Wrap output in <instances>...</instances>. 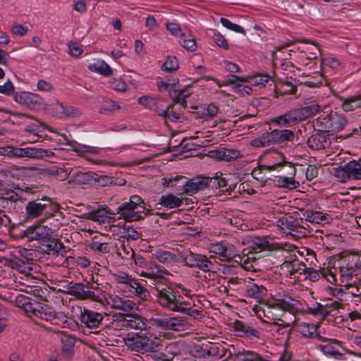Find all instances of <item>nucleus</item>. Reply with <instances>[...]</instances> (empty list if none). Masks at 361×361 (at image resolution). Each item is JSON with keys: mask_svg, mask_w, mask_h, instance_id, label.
<instances>
[{"mask_svg": "<svg viewBox=\"0 0 361 361\" xmlns=\"http://www.w3.org/2000/svg\"><path fill=\"white\" fill-rule=\"evenodd\" d=\"M334 271L329 270L327 281L331 283H336L339 277L345 296L351 295L355 302L361 298V255L357 253H348L335 262Z\"/></svg>", "mask_w": 361, "mask_h": 361, "instance_id": "obj_1", "label": "nucleus"}, {"mask_svg": "<svg viewBox=\"0 0 361 361\" xmlns=\"http://www.w3.org/2000/svg\"><path fill=\"white\" fill-rule=\"evenodd\" d=\"M267 249L280 250L281 247L278 244L270 243L267 238H257L252 245L242 250V256L238 255V250L233 245L227 242L212 243L209 247V252L217 255L221 261L239 258L240 263L247 269L255 268L253 263L261 257V252Z\"/></svg>", "mask_w": 361, "mask_h": 361, "instance_id": "obj_2", "label": "nucleus"}, {"mask_svg": "<svg viewBox=\"0 0 361 361\" xmlns=\"http://www.w3.org/2000/svg\"><path fill=\"white\" fill-rule=\"evenodd\" d=\"M301 309V302L289 295H284L274 298L272 301L260 303L253 307L257 317L264 322L277 324L279 319L283 316V310L290 312H298Z\"/></svg>", "mask_w": 361, "mask_h": 361, "instance_id": "obj_3", "label": "nucleus"}, {"mask_svg": "<svg viewBox=\"0 0 361 361\" xmlns=\"http://www.w3.org/2000/svg\"><path fill=\"white\" fill-rule=\"evenodd\" d=\"M163 339L149 331L140 333L135 338L125 339L128 348L142 354L159 351L163 347Z\"/></svg>", "mask_w": 361, "mask_h": 361, "instance_id": "obj_4", "label": "nucleus"}, {"mask_svg": "<svg viewBox=\"0 0 361 361\" xmlns=\"http://www.w3.org/2000/svg\"><path fill=\"white\" fill-rule=\"evenodd\" d=\"M118 219L132 222L143 219L149 214V209L145 207V203L138 195H132L129 202H126L116 209Z\"/></svg>", "mask_w": 361, "mask_h": 361, "instance_id": "obj_5", "label": "nucleus"}, {"mask_svg": "<svg viewBox=\"0 0 361 361\" xmlns=\"http://www.w3.org/2000/svg\"><path fill=\"white\" fill-rule=\"evenodd\" d=\"M59 208L58 203L47 197L31 200L25 205V217L26 220H33L44 214L47 220L55 216Z\"/></svg>", "mask_w": 361, "mask_h": 361, "instance_id": "obj_6", "label": "nucleus"}, {"mask_svg": "<svg viewBox=\"0 0 361 361\" xmlns=\"http://www.w3.org/2000/svg\"><path fill=\"white\" fill-rule=\"evenodd\" d=\"M275 154L279 158V160L276 164L270 166H262L264 169H268L269 171L278 170L279 168L288 169L286 173H282L278 176L277 183L279 186L286 188L288 189L297 188L300 183L294 179L296 173V169L294 165L288 161L284 160V156L281 153L276 152Z\"/></svg>", "mask_w": 361, "mask_h": 361, "instance_id": "obj_7", "label": "nucleus"}, {"mask_svg": "<svg viewBox=\"0 0 361 361\" xmlns=\"http://www.w3.org/2000/svg\"><path fill=\"white\" fill-rule=\"evenodd\" d=\"M154 290L157 302L164 308L172 312H177L183 301L177 297L175 290L170 286L161 283L155 284Z\"/></svg>", "mask_w": 361, "mask_h": 361, "instance_id": "obj_8", "label": "nucleus"}, {"mask_svg": "<svg viewBox=\"0 0 361 361\" xmlns=\"http://www.w3.org/2000/svg\"><path fill=\"white\" fill-rule=\"evenodd\" d=\"M46 221V218H43L37 224L28 226L23 231L24 236L30 241L36 240L42 243L59 227L58 224L53 227L43 225Z\"/></svg>", "mask_w": 361, "mask_h": 361, "instance_id": "obj_9", "label": "nucleus"}, {"mask_svg": "<svg viewBox=\"0 0 361 361\" xmlns=\"http://www.w3.org/2000/svg\"><path fill=\"white\" fill-rule=\"evenodd\" d=\"M343 305L338 300H329L325 303L315 302L307 307V313L317 317L319 320L325 319L329 315H334Z\"/></svg>", "mask_w": 361, "mask_h": 361, "instance_id": "obj_10", "label": "nucleus"}, {"mask_svg": "<svg viewBox=\"0 0 361 361\" xmlns=\"http://www.w3.org/2000/svg\"><path fill=\"white\" fill-rule=\"evenodd\" d=\"M334 174L342 183H346L350 180H360L361 162L350 161L343 166L336 168Z\"/></svg>", "mask_w": 361, "mask_h": 361, "instance_id": "obj_11", "label": "nucleus"}, {"mask_svg": "<svg viewBox=\"0 0 361 361\" xmlns=\"http://www.w3.org/2000/svg\"><path fill=\"white\" fill-rule=\"evenodd\" d=\"M317 125L322 128L321 130L336 133L344 128L347 125V120L342 115L331 113L319 117L317 120Z\"/></svg>", "mask_w": 361, "mask_h": 361, "instance_id": "obj_12", "label": "nucleus"}, {"mask_svg": "<svg viewBox=\"0 0 361 361\" xmlns=\"http://www.w3.org/2000/svg\"><path fill=\"white\" fill-rule=\"evenodd\" d=\"M59 142L71 147V149L76 152L80 157H84L87 161L91 159L86 155L87 153L92 154H98L100 152L99 148L97 147L86 145L78 143L75 140H71L64 134H60Z\"/></svg>", "mask_w": 361, "mask_h": 361, "instance_id": "obj_13", "label": "nucleus"}, {"mask_svg": "<svg viewBox=\"0 0 361 361\" xmlns=\"http://www.w3.org/2000/svg\"><path fill=\"white\" fill-rule=\"evenodd\" d=\"M154 324L159 328L180 331L186 329L188 323L180 317H161L154 319Z\"/></svg>", "mask_w": 361, "mask_h": 361, "instance_id": "obj_14", "label": "nucleus"}, {"mask_svg": "<svg viewBox=\"0 0 361 361\" xmlns=\"http://www.w3.org/2000/svg\"><path fill=\"white\" fill-rule=\"evenodd\" d=\"M147 319L136 314H126L116 322L117 326L126 329L143 330L147 328Z\"/></svg>", "mask_w": 361, "mask_h": 361, "instance_id": "obj_15", "label": "nucleus"}, {"mask_svg": "<svg viewBox=\"0 0 361 361\" xmlns=\"http://www.w3.org/2000/svg\"><path fill=\"white\" fill-rule=\"evenodd\" d=\"M104 319V314L86 307L80 311V320L85 326L94 329L98 328Z\"/></svg>", "mask_w": 361, "mask_h": 361, "instance_id": "obj_16", "label": "nucleus"}, {"mask_svg": "<svg viewBox=\"0 0 361 361\" xmlns=\"http://www.w3.org/2000/svg\"><path fill=\"white\" fill-rule=\"evenodd\" d=\"M282 230L285 233H288L298 238L305 236L307 233V230L303 225H300L296 220L293 219L291 217L281 218L279 220Z\"/></svg>", "mask_w": 361, "mask_h": 361, "instance_id": "obj_17", "label": "nucleus"}, {"mask_svg": "<svg viewBox=\"0 0 361 361\" xmlns=\"http://www.w3.org/2000/svg\"><path fill=\"white\" fill-rule=\"evenodd\" d=\"M297 331L305 338H315L319 341H327V337L322 335L318 324L302 322L298 325Z\"/></svg>", "mask_w": 361, "mask_h": 361, "instance_id": "obj_18", "label": "nucleus"}, {"mask_svg": "<svg viewBox=\"0 0 361 361\" xmlns=\"http://www.w3.org/2000/svg\"><path fill=\"white\" fill-rule=\"evenodd\" d=\"M15 100L21 104L32 109H38L43 104V99L39 95L28 92H22L15 95Z\"/></svg>", "mask_w": 361, "mask_h": 361, "instance_id": "obj_19", "label": "nucleus"}, {"mask_svg": "<svg viewBox=\"0 0 361 361\" xmlns=\"http://www.w3.org/2000/svg\"><path fill=\"white\" fill-rule=\"evenodd\" d=\"M43 250L45 253L54 257L65 256L67 253L66 247L59 239L51 238V235L46 239L42 243Z\"/></svg>", "mask_w": 361, "mask_h": 361, "instance_id": "obj_20", "label": "nucleus"}, {"mask_svg": "<svg viewBox=\"0 0 361 361\" xmlns=\"http://www.w3.org/2000/svg\"><path fill=\"white\" fill-rule=\"evenodd\" d=\"M281 270L283 274L293 279H300V276L306 270V264L299 260L286 261L281 264Z\"/></svg>", "mask_w": 361, "mask_h": 361, "instance_id": "obj_21", "label": "nucleus"}, {"mask_svg": "<svg viewBox=\"0 0 361 361\" xmlns=\"http://www.w3.org/2000/svg\"><path fill=\"white\" fill-rule=\"evenodd\" d=\"M325 343L320 344L317 348L326 356L334 358L336 360H343L344 355L341 353L336 346H341L342 342L336 339L327 338L326 341H323Z\"/></svg>", "mask_w": 361, "mask_h": 361, "instance_id": "obj_22", "label": "nucleus"}, {"mask_svg": "<svg viewBox=\"0 0 361 361\" xmlns=\"http://www.w3.org/2000/svg\"><path fill=\"white\" fill-rule=\"evenodd\" d=\"M158 89L160 92L166 90L170 91V94L175 102L180 104L183 108L186 107V99L190 95L185 90H171V82L160 81L157 83Z\"/></svg>", "mask_w": 361, "mask_h": 361, "instance_id": "obj_23", "label": "nucleus"}, {"mask_svg": "<svg viewBox=\"0 0 361 361\" xmlns=\"http://www.w3.org/2000/svg\"><path fill=\"white\" fill-rule=\"evenodd\" d=\"M168 274H169L168 270L164 267H159L154 262H149L147 268L139 273L140 276L153 279L157 283H161L160 280Z\"/></svg>", "mask_w": 361, "mask_h": 361, "instance_id": "obj_24", "label": "nucleus"}, {"mask_svg": "<svg viewBox=\"0 0 361 361\" xmlns=\"http://www.w3.org/2000/svg\"><path fill=\"white\" fill-rule=\"evenodd\" d=\"M211 180L209 177H197L188 180L183 185V193L188 195H193L199 190H204L209 185Z\"/></svg>", "mask_w": 361, "mask_h": 361, "instance_id": "obj_25", "label": "nucleus"}, {"mask_svg": "<svg viewBox=\"0 0 361 361\" xmlns=\"http://www.w3.org/2000/svg\"><path fill=\"white\" fill-rule=\"evenodd\" d=\"M154 256L160 263L169 267L173 266L180 261V253L178 250H156Z\"/></svg>", "mask_w": 361, "mask_h": 361, "instance_id": "obj_26", "label": "nucleus"}, {"mask_svg": "<svg viewBox=\"0 0 361 361\" xmlns=\"http://www.w3.org/2000/svg\"><path fill=\"white\" fill-rule=\"evenodd\" d=\"M301 121L302 120L298 109H294L276 117L272 122L279 126H289Z\"/></svg>", "mask_w": 361, "mask_h": 361, "instance_id": "obj_27", "label": "nucleus"}, {"mask_svg": "<svg viewBox=\"0 0 361 361\" xmlns=\"http://www.w3.org/2000/svg\"><path fill=\"white\" fill-rule=\"evenodd\" d=\"M23 158L42 159L44 158H51L55 156V154L49 150L42 148L36 147H25L23 148Z\"/></svg>", "mask_w": 361, "mask_h": 361, "instance_id": "obj_28", "label": "nucleus"}, {"mask_svg": "<svg viewBox=\"0 0 361 361\" xmlns=\"http://www.w3.org/2000/svg\"><path fill=\"white\" fill-rule=\"evenodd\" d=\"M245 292L247 297L259 300L267 295V289L262 285L249 281L245 286Z\"/></svg>", "mask_w": 361, "mask_h": 361, "instance_id": "obj_29", "label": "nucleus"}, {"mask_svg": "<svg viewBox=\"0 0 361 361\" xmlns=\"http://www.w3.org/2000/svg\"><path fill=\"white\" fill-rule=\"evenodd\" d=\"M212 157L220 161H231L242 157L240 151L235 149L221 148L211 152Z\"/></svg>", "mask_w": 361, "mask_h": 361, "instance_id": "obj_30", "label": "nucleus"}, {"mask_svg": "<svg viewBox=\"0 0 361 361\" xmlns=\"http://www.w3.org/2000/svg\"><path fill=\"white\" fill-rule=\"evenodd\" d=\"M112 308L116 310H121L124 312H135L138 310V307L133 301L115 296L111 298V302H109Z\"/></svg>", "mask_w": 361, "mask_h": 361, "instance_id": "obj_31", "label": "nucleus"}, {"mask_svg": "<svg viewBox=\"0 0 361 361\" xmlns=\"http://www.w3.org/2000/svg\"><path fill=\"white\" fill-rule=\"evenodd\" d=\"M247 282L243 279L231 277L225 281L220 287V290L229 295L230 290L245 291Z\"/></svg>", "mask_w": 361, "mask_h": 361, "instance_id": "obj_32", "label": "nucleus"}, {"mask_svg": "<svg viewBox=\"0 0 361 361\" xmlns=\"http://www.w3.org/2000/svg\"><path fill=\"white\" fill-rule=\"evenodd\" d=\"M272 145L282 144L288 141H291L294 138V133L288 129L273 130L269 132Z\"/></svg>", "mask_w": 361, "mask_h": 361, "instance_id": "obj_33", "label": "nucleus"}, {"mask_svg": "<svg viewBox=\"0 0 361 361\" xmlns=\"http://www.w3.org/2000/svg\"><path fill=\"white\" fill-rule=\"evenodd\" d=\"M302 219L312 224H325L329 222L328 215L319 211L305 210Z\"/></svg>", "mask_w": 361, "mask_h": 361, "instance_id": "obj_34", "label": "nucleus"}, {"mask_svg": "<svg viewBox=\"0 0 361 361\" xmlns=\"http://www.w3.org/2000/svg\"><path fill=\"white\" fill-rule=\"evenodd\" d=\"M6 264L13 269H16L18 272L23 274L26 276L30 275L32 270L29 262L23 261L18 257H14L7 260Z\"/></svg>", "mask_w": 361, "mask_h": 361, "instance_id": "obj_35", "label": "nucleus"}, {"mask_svg": "<svg viewBox=\"0 0 361 361\" xmlns=\"http://www.w3.org/2000/svg\"><path fill=\"white\" fill-rule=\"evenodd\" d=\"M23 190L18 189L17 191L7 189L6 186L0 183V197L5 200H9L12 202H16L18 200H23Z\"/></svg>", "mask_w": 361, "mask_h": 361, "instance_id": "obj_36", "label": "nucleus"}, {"mask_svg": "<svg viewBox=\"0 0 361 361\" xmlns=\"http://www.w3.org/2000/svg\"><path fill=\"white\" fill-rule=\"evenodd\" d=\"M307 145L312 149H324L327 145L326 136L324 133L313 134L307 139Z\"/></svg>", "mask_w": 361, "mask_h": 361, "instance_id": "obj_37", "label": "nucleus"}, {"mask_svg": "<svg viewBox=\"0 0 361 361\" xmlns=\"http://www.w3.org/2000/svg\"><path fill=\"white\" fill-rule=\"evenodd\" d=\"M183 197H179L173 195V193H169L167 195H161L159 203L164 207L168 209H173L180 207L183 202Z\"/></svg>", "mask_w": 361, "mask_h": 361, "instance_id": "obj_38", "label": "nucleus"}, {"mask_svg": "<svg viewBox=\"0 0 361 361\" xmlns=\"http://www.w3.org/2000/svg\"><path fill=\"white\" fill-rule=\"evenodd\" d=\"M87 68L90 71L104 76H110L113 73L111 68L103 60H97L94 63H90Z\"/></svg>", "mask_w": 361, "mask_h": 361, "instance_id": "obj_39", "label": "nucleus"}, {"mask_svg": "<svg viewBox=\"0 0 361 361\" xmlns=\"http://www.w3.org/2000/svg\"><path fill=\"white\" fill-rule=\"evenodd\" d=\"M56 109L61 117H77L81 115V111L78 108L59 102L56 103Z\"/></svg>", "mask_w": 361, "mask_h": 361, "instance_id": "obj_40", "label": "nucleus"}, {"mask_svg": "<svg viewBox=\"0 0 361 361\" xmlns=\"http://www.w3.org/2000/svg\"><path fill=\"white\" fill-rule=\"evenodd\" d=\"M94 173L91 171L88 172H78L72 175L68 180L69 183L75 184H90L94 181Z\"/></svg>", "mask_w": 361, "mask_h": 361, "instance_id": "obj_41", "label": "nucleus"}, {"mask_svg": "<svg viewBox=\"0 0 361 361\" xmlns=\"http://www.w3.org/2000/svg\"><path fill=\"white\" fill-rule=\"evenodd\" d=\"M36 311V318L41 319L47 322H51L56 317V311L48 305L40 304L39 309Z\"/></svg>", "mask_w": 361, "mask_h": 361, "instance_id": "obj_42", "label": "nucleus"}, {"mask_svg": "<svg viewBox=\"0 0 361 361\" xmlns=\"http://www.w3.org/2000/svg\"><path fill=\"white\" fill-rule=\"evenodd\" d=\"M106 209L107 207H102L97 209L91 211L88 213V219L94 221L104 223L106 221L109 214H114L110 209L107 210Z\"/></svg>", "mask_w": 361, "mask_h": 361, "instance_id": "obj_43", "label": "nucleus"}, {"mask_svg": "<svg viewBox=\"0 0 361 361\" xmlns=\"http://www.w3.org/2000/svg\"><path fill=\"white\" fill-rule=\"evenodd\" d=\"M361 108V94L343 99L342 109L345 111H354Z\"/></svg>", "mask_w": 361, "mask_h": 361, "instance_id": "obj_44", "label": "nucleus"}, {"mask_svg": "<svg viewBox=\"0 0 361 361\" xmlns=\"http://www.w3.org/2000/svg\"><path fill=\"white\" fill-rule=\"evenodd\" d=\"M178 103L176 102V104L169 105L166 108V116L164 118V121L165 123H166L168 121L171 122H182V120L183 119V114L178 111L176 109V104Z\"/></svg>", "mask_w": 361, "mask_h": 361, "instance_id": "obj_45", "label": "nucleus"}, {"mask_svg": "<svg viewBox=\"0 0 361 361\" xmlns=\"http://www.w3.org/2000/svg\"><path fill=\"white\" fill-rule=\"evenodd\" d=\"M244 81L245 80L239 76L231 75L227 80V83L231 85H235L233 88L236 92L243 93V92H245V93L249 94L251 91V88L247 85H243L240 83Z\"/></svg>", "mask_w": 361, "mask_h": 361, "instance_id": "obj_46", "label": "nucleus"}, {"mask_svg": "<svg viewBox=\"0 0 361 361\" xmlns=\"http://www.w3.org/2000/svg\"><path fill=\"white\" fill-rule=\"evenodd\" d=\"M251 146L257 148L268 147L272 146L269 133H264L262 135L253 139L250 142Z\"/></svg>", "mask_w": 361, "mask_h": 361, "instance_id": "obj_47", "label": "nucleus"}, {"mask_svg": "<svg viewBox=\"0 0 361 361\" xmlns=\"http://www.w3.org/2000/svg\"><path fill=\"white\" fill-rule=\"evenodd\" d=\"M321 109L322 106L320 105L314 103L302 108H298V110L300 111L302 120L304 121L308 117L319 112Z\"/></svg>", "mask_w": 361, "mask_h": 361, "instance_id": "obj_48", "label": "nucleus"}, {"mask_svg": "<svg viewBox=\"0 0 361 361\" xmlns=\"http://www.w3.org/2000/svg\"><path fill=\"white\" fill-rule=\"evenodd\" d=\"M212 267V262L209 260L207 256L200 254L192 266V267H197L203 271H210Z\"/></svg>", "mask_w": 361, "mask_h": 361, "instance_id": "obj_49", "label": "nucleus"}, {"mask_svg": "<svg viewBox=\"0 0 361 361\" xmlns=\"http://www.w3.org/2000/svg\"><path fill=\"white\" fill-rule=\"evenodd\" d=\"M85 288V285L82 283H70L67 286V293L75 296L78 299H80L83 290Z\"/></svg>", "mask_w": 361, "mask_h": 361, "instance_id": "obj_50", "label": "nucleus"}, {"mask_svg": "<svg viewBox=\"0 0 361 361\" xmlns=\"http://www.w3.org/2000/svg\"><path fill=\"white\" fill-rule=\"evenodd\" d=\"M120 109V106L111 99L104 100L101 104L99 112L102 114L109 115L111 112Z\"/></svg>", "mask_w": 361, "mask_h": 361, "instance_id": "obj_51", "label": "nucleus"}, {"mask_svg": "<svg viewBox=\"0 0 361 361\" xmlns=\"http://www.w3.org/2000/svg\"><path fill=\"white\" fill-rule=\"evenodd\" d=\"M258 354L255 351L243 350L235 355V361H255Z\"/></svg>", "mask_w": 361, "mask_h": 361, "instance_id": "obj_52", "label": "nucleus"}, {"mask_svg": "<svg viewBox=\"0 0 361 361\" xmlns=\"http://www.w3.org/2000/svg\"><path fill=\"white\" fill-rule=\"evenodd\" d=\"M80 300H90L92 301L102 302L103 300L102 293H96L94 290H92L85 286L83 290V293Z\"/></svg>", "mask_w": 361, "mask_h": 361, "instance_id": "obj_53", "label": "nucleus"}, {"mask_svg": "<svg viewBox=\"0 0 361 361\" xmlns=\"http://www.w3.org/2000/svg\"><path fill=\"white\" fill-rule=\"evenodd\" d=\"M217 113L218 107L213 104H210L207 106L202 107V110L200 112V116L207 121L214 118L217 114Z\"/></svg>", "mask_w": 361, "mask_h": 361, "instance_id": "obj_54", "label": "nucleus"}, {"mask_svg": "<svg viewBox=\"0 0 361 361\" xmlns=\"http://www.w3.org/2000/svg\"><path fill=\"white\" fill-rule=\"evenodd\" d=\"M180 43L185 49L194 51L197 48L196 41L191 36L182 34L180 37Z\"/></svg>", "mask_w": 361, "mask_h": 361, "instance_id": "obj_55", "label": "nucleus"}, {"mask_svg": "<svg viewBox=\"0 0 361 361\" xmlns=\"http://www.w3.org/2000/svg\"><path fill=\"white\" fill-rule=\"evenodd\" d=\"M297 312H290L286 310H283V316L279 319L281 323L280 325L283 326H290L294 324L297 320L296 314Z\"/></svg>", "mask_w": 361, "mask_h": 361, "instance_id": "obj_56", "label": "nucleus"}, {"mask_svg": "<svg viewBox=\"0 0 361 361\" xmlns=\"http://www.w3.org/2000/svg\"><path fill=\"white\" fill-rule=\"evenodd\" d=\"M199 254L191 252L190 250H185L180 254V259H183L184 263L189 267H192Z\"/></svg>", "mask_w": 361, "mask_h": 361, "instance_id": "obj_57", "label": "nucleus"}, {"mask_svg": "<svg viewBox=\"0 0 361 361\" xmlns=\"http://www.w3.org/2000/svg\"><path fill=\"white\" fill-rule=\"evenodd\" d=\"M179 68L178 62L176 56H168L166 61L162 64V70L166 72H172Z\"/></svg>", "mask_w": 361, "mask_h": 361, "instance_id": "obj_58", "label": "nucleus"}, {"mask_svg": "<svg viewBox=\"0 0 361 361\" xmlns=\"http://www.w3.org/2000/svg\"><path fill=\"white\" fill-rule=\"evenodd\" d=\"M177 312L186 314L195 319L201 314V311L191 308L185 301H183Z\"/></svg>", "mask_w": 361, "mask_h": 361, "instance_id": "obj_59", "label": "nucleus"}, {"mask_svg": "<svg viewBox=\"0 0 361 361\" xmlns=\"http://www.w3.org/2000/svg\"><path fill=\"white\" fill-rule=\"evenodd\" d=\"M123 237L128 240H136L141 237V234L133 227L128 226L123 228Z\"/></svg>", "mask_w": 361, "mask_h": 361, "instance_id": "obj_60", "label": "nucleus"}, {"mask_svg": "<svg viewBox=\"0 0 361 361\" xmlns=\"http://www.w3.org/2000/svg\"><path fill=\"white\" fill-rule=\"evenodd\" d=\"M211 181H209V184L212 183V185L215 188H221L226 186V180L224 177H223V173L221 172H217L214 178H209Z\"/></svg>", "mask_w": 361, "mask_h": 361, "instance_id": "obj_61", "label": "nucleus"}, {"mask_svg": "<svg viewBox=\"0 0 361 361\" xmlns=\"http://www.w3.org/2000/svg\"><path fill=\"white\" fill-rule=\"evenodd\" d=\"M220 22L224 27H226L228 30H231L238 33L244 32V29L240 25L233 23L231 21H230L228 19L226 18H221L220 19Z\"/></svg>", "mask_w": 361, "mask_h": 361, "instance_id": "obj_62", "label": "nucleus"}, {"mask_svg": "<svg viewBox=\"0 0 361 361\" xmlns=\"http://www.w3.org/2000/svg\"><path fill=\"white\" fill-rule=\"evenodd\" d=\"M251 80L254 85L265 86L270 80V77L267 75L256 74L251 77Z\"/></svg>", "mask_w": 361, "mask_h": 361, "instance_id": "obj_63", "label": "nucleus"}, {"mask_svg": "<svg viewBox=\"0 0 361 361\" xmlns=\"http://www.w3.org/2000/svg\"><path fill=\"white\" fill-rule=\"evenodd\" d=\"M249 326L248 324L239 320H236L233 324L235 331L238 333V335L241 337L246 336Z\"/></svg>", "mask_w": 361, "mask_h": 361, "instance_id": "obj_64", "label": "nucleus"}]
</instances>
